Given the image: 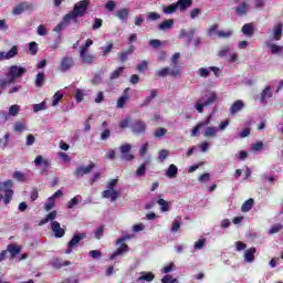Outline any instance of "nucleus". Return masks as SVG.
<instances>
[{
  "mask_svg": "<svg viewBox=\"0 0 283 283\" xmlns=\"http://www.w3.org/2000/svg\"><path fill=\"white\" fill-rule=\"evenodd\" d=\"M166 176L168 178H177L178 176V167L174 164H171L168 168V170L166 171Z\"/></svg>",
  "mask_w": 283,
  "mask_h": 283,
  "instance_id": "nucleus-30",
  "label": "nucleus"
},
{
  "mask_svg": "<svg viewBox=\"0 0 283 283\" xmlns=\"http://www.w3.org/2000/svg\"><path fill=\"white\" fill-rule=\"evenodd\" d=\"M207 125H209V119L205 120V122H200L197 126H195L192 128L191 132V136H198V132H200V129H202V127H207Z\"/></svg>",
  "mask_w": 283,
  "mask_h": 283,
  "instance_id": "nucleus-33",
  "label": "nucleus"
},
{
  "mask_svg": "<svg viewBox=\"0 0 283 283\" xmlns=\"http://www.w3.org/2000/svg\"><path fill=\"white\" fill-rule=\"evenodd\" d=\"M165 134H167V129L166 128H158L155 132V138H163V136H165Z\"/></svg>",
  "mask_w": 283,
  "mask_h": 283,
  "instance_id": "nucleus-58",
  "label": "nucleus"
},
{
  "mask_svg": "<svg viewBox=\"0 0 283 283\" xmlns=\"http://www.w3.org/2000/svg\"><path fill=\"white\" fill-rule=\"evenodd\" d=\"M147 172V163L143 164L137 170H136V176H138V178L145 176V174Z\"/></svg>",
  "mask_w": 283,
  "mask_h": 283,
  "instance_id": "nucleus-44",
  "label": "nucleus"
},
{
  "mask_svg": "<svg viewBox=\"0 0 283 283\" xmlns=\"http://www.w3.org/2000/svg\"><path fill=\"white\" fill-rule=\"evenodd\" d=\"M130 128H132L133 134H145V132L147 129V124L143 120H135L130 125Z\"/></svg>",
  "mask_w": 283,
  "mask_h": 283,
  "instance_id": "nucleus-12",
  "label": "nucleus"
},
{
  "mask_svg": "<svg viewBox=\"0 0 283 283\" xmlns=\"http://www.w3.org/2000/svg\"><path fill=\"white\" fill-rule=\"evenodd\" d=\"M282 231V224L276 223L272 226V228L269 230L270 235H273V233H280Z\"/></svg>",
  "mask_w": 283,
  "mask_h": 283,
  "instance_id": "nucleus-50",
  "label": "nucleus"
},
{
  "mask_svg": "<svg viewBox=\"0 0 283 283\" xmlns=\"http://www.w3.org/2000/svg\"><path fill=\"white\" fill-rule=\"evenodd\" d=\"M83 96H85V93L83 92V90L77 88L75 91V99L77 101V103H81L83 101Z\"/></svg>",
  "mask_w": 283,
  "mask_h": 283,
  "instance_id": "nucleus-51",
  "label": "nucleus"
},
{
  "mask_svg": "<svg viewBox=\"0 0 283 283\" xmlns=\"http://www.w3.org/2000/svg\"><path fill=\"white\" fill-rule=\"evenodd\" d=\"M198 74L200 76H202L203 78H207V76H209V74H211V67H209V69L201 67V69H199Z\"/></svg>",
  "mask_w": 283,
  "mask_h": 283,
  "instance_id": "nucleus-48",
  "label": "nucleus"
},
{
  "mask_svg": "<svg viewBox=\"0 0 283 283\" xmlns=\"http://www.w3.org/2000/svg\"><path fill=\"white\" fill-rule=\"evenodd\" d=\"M25 10H32V4L28 3V2H22L20 4H18L15 8H13V14H23V12H25Z\"/></svg>",
  "mask_w": 283,
  "mask_h": 283,
  "instance_id": "nucleus-16",
  "label": "nucleus"
},
{
  "mask_svg": "<svg viewBox=\"0 0 283 283\" xmlns=\"http://www.w3.org/2000/svg\"><path fill=\"white\" fill-rule=\"evenodd\" d=\"M268 48L271 50L272 54H283V46L270 43Z\"/></svg>",
  "mask_w": 283,
  "mask_h": 283,
  "instance_id": "nucleus-36",
  "label": "nucleus"
},
{
  "mask_svg": "<svg viewBox=\"0 0 283 283\" xmlns=\"http://www.w3.org/2000/svg\"><path fill=\"white\" fill-rule=\"evenodd\" d=\"M83 198H81L80 195L75 196L67 202V209H74V207H76V205H78V202H81Z\"/></svg>",
  "mask_w": 283,
  "mask_h": 283,
  "instance_id": "nucleus-37",
  "label": "nucleus"
},
{
  "mask_svg": "<svg viewBox=\"0 0 283 283\" xmlns=\"http://www.w3.org/2000/svg\"><path fill=\"white\" fill-rule=\"evenodd\" d=\"M51 229L55 238H63V235H65V229L61 228V223L59 221H53L51 223Z\"/></svg>",
  "mask_w": 283,
  "mask_h": 283,
  "instance_id": "nucleus-15",
  "label": "nucleus"
},
{
  "mask_svg": "<svg viewBox=\"0 0 283 283\" xmlns=\"http://www.w3.org/2000/svg\"><path fill=\"white\" fill-rule=\"evenodd\" d=\"M115 17H117V19L126 23L127 19H129V9L124 8V9L117 10L115 12Z\"/></svg>",
  "mask_w": 283,
  "mask_h": 283,
  "instance_id": "nucleus-19",
  "label": "nucleus"
},
{
  "mask_svg": "<svg viewBox=\"0 0 283 283\" xmlns=\"http://www.w3.org/2000/svg\"><path fill=\"white\" fill-rule=\"evenodd\" d=\"M27 72L28 69L23 66L12 65L11 67H9V72L7 74V76L9 77V83H14L17 78H21V76H23V74H25Z\"/></svg>",
  "mask_w": 283,
  "mask_h": 283,
  "instance_id": "nucleus-3",
  "label": "nucleus"
},
{
  "mask_svg": "<svg viewBox=\"0 0 283 283\" xmlns=\"http://www.w3.org/2000/svg\"><path fill=\"white\" fill-rule=\"evenodd\" d=\"M63 99V94L61 93H55L52 99V105L53 107H56V105H59V103H61V101Z\"/></svg>",
  "mask_w": 283,
  "mask_h": 283,
  "instance_id": "nucleus-43",
  "label": "nucleus"
},
{
  "mask_svg": "<svg viewBox=\"0 0 283 283\" xmlns=\"http://www.w3.org/2000/svg\"><path fill=\"white\" fill-rule=\"evenodd\" d=\"M96 167V164L91 163L88 166H78L74 171L75 178H83V176H87V174H92V170Z\"/></svg>",
  "mask_w": 283,
  "mask_h": 283,
  "instance_id": "nucleus-9",
  "label": "nucleus"
},
{
  "mask_svg": "<svg viewBox=\"0 0 283 283\" xmlns=\"http://www.w3.org/2000/svg\"><path fill=\"white\" fill-rule=\"evenodd\" d=\"M123 72H125V67L119 66L117 70L111 73V81H116V78H120V76H123Z\"/></svg>",
  "mask_w": 283,
  "mask_h": 283,
  "instance_id": "nucleus-35",
  "label": "nucleus"
},
{
  "mask_svg": "<svg viewBox=\"0 0 283 283\" xmlns=\"http://www.w3.org/2000/svg\"><path fill=\"white\" fill-rule=\"evenodd\" d=\"M216 101H218V94H216V92H211L208 95L201 96L199 99H197L195 109L198 112V114H202V112H205V107H209V105H212V103H216Z\"/></svg>",
  "mask_w": 283,
  "mask_h": 283,
  "instance_id": "nucleus-2",
  "label": "nucleus"
},
{
  "mask_svg": "<svg viewBox=\"0 0 283 283\" xmlns=\"http://www.w3.org/2000/svg\"><path fill=\"white\" fill-rule=\"evenodd\" d=\"M171 28H174V20L172 19H169V20H165L164 22H161L159 25H158V30H171Z\"/></svg>",
  "mask_w": 283,
  "mask_h": 283,
  "instance_id": "nucleus-31",
  "label": "nucleus"
},
{
  "mask_svg": "<svg viewBox=\"0 0 283 283\" xmlns=\"http://www.w3.org/2000/svg\"><path fill=\"white\" fill-rule=\"evenodd\" d=\"M241 32L244 34V36H253L254 30H253V23H245Z\"/></svg>",
  "mask_w": 283,
  "mask_h": 283,
  "instance_id": "nucleus-26",
  "label": "nucleus"
},
{
  "mask_svg": "<svg viewBox=\"0 0 283 283\" xmlns=\"http://www.w3.org/2000/svg\"><path fill=\"white\" fill-rule=\"evenodd\" d=\"M254 200L253 198L248 199L241 207V211L243 213H247L248 211H251L253 209Z\"/></svg>",
  "mask_w": 283,
  "mask_h": 283,
  "instance_id": "nucleus-32",
  "label": "nucleus"
},
{
  "mask_svg": "<svg viewBox=\"0 0 283 283\" xmlns=\"http://www.w3.org/2000/svg\"><path fill=\"white\" fill-rule=\"evenodd\" d=\"M176 10H178L177 3H172V4L164 8L165 14H174V12H176Z\"/></svg>",
  "mask_w": 283,
  "mask_h": 283,
  "instance_id": "nucleus-41",
  "label": "nucleus"
},
{
  "mask_svg": "<svg viewBox=\"0 0 283 283\" xmlns=\"http://www.w3.org/2000/svg\"><path fill=\"white\" fill-rule=\"evenodd\" d=\"M271 96H273L271 86H266L261 94V103H264L266 101V98H271Z\"/></svg>",
  "mask_w": 283,
  "mask_h": 283,
  "instance_id": "nucleus-34",
  "label": "nucleus"
},
{
  "mask_svg": "<svg viewBox=\"0 0 283 283\" xmlns=\"http://www.w3.org/2000/svg\"><path fill=\"white\" fill-rule=\"evenodd\" d=\"M282 30H283L282 22H279L273 27L272 34H273L274 41H280L282 39Z\"/></svg>",
  "mask_w": 283,
  "mask_h": 283,
  "instance_id": "nucleus-18",
  "label": "nucleus"
},
{
  "mask_svg": "<svg viewBox=\"0 0 283 283\" xmlns=\"http://www.w3.org/2000/svg\"><path fill=\"white\" fill-rule=\"evenodd\" d=\"M233 34V32L231 31H217V35L219 36V39H229V36H231Z\"/></svg>",
  "mask_w": 283,
  "mask_h": 283,
  "instance_id": "nucleus-49",
  "label": "nucleus"
},
{
  "mask_svg": "<svg viewBox=\"0 0 283 283\" xmlns=\"http://www.w3.org/2000/svg\"><path fill=\"white\" fill-rule=\"evenodd\" d=\"M55 203H56V199L50 197L49 201L44 206L45 211H52V209H54Z\"/></svg>",
  "mask_w": 283,
  "mask_h": 283,
  "instance_id": "nucleus-42",
  "label": "nucleus"
},
{
  "mask_svg": "<svg viewBox=\"0 0 283 283\" xmlns=\"http://www.w3.org/2000/svg\"><path fill=\"white\" fill-rule=\"evenodd\" d=\"M206 244V240L205 239H199L196 243H195V250L196 251H200V249H202Z\"/></svg>",
  "mask_w": 283,
  "mask_h": 283,
  "instance_id": "nucleus-57",
  "label": "nucleus"
},
{
  "mask_svg": "<svg viewBox=\"0 0 283 283\" xmlns=\"http://www.w3.org/2000/svg\"><path fill=\"white\" fill-rule=\"evenodd\" d=\"M235 12H237V14H239V17H244V15H247L248 12H249V3H247V2L240 3V4L235 8Z\"/></svg>",
  "mask_w": 283,
  "mask_h": 283,
  "instance_id": "nucleus-22",
  "label": "nucleus"
},
{
  "mask_svg": "<svg viewBox=\"0 0 283 283\" xmlns=\"http://www.w3.org/2000/svg\"><path fill=\"white\" fill-rule=\"evenodd\" d=\"M125 240H129V235L117 239L116 244H120V247L111 255V260H116L118 255H123L124 253H127V251H129V247L124 243Z\"/></svg>",
  "mask_w": 283,
  "mask_h": 283,
  "instance_id": "nucleus-7",
  "label": "nucleus"
},
{
  "mask_svg": "<svg viewBox=\"0 0 283 283\" xmlns=\"http://www.w3.org/2000/svg\"><path fill=\"white\" fill-rule=\"evenodd\" d=\"M202 13V10L195 8L190 11V19H196L198 15Z\"/></svg>",
  "mask_w": 283,
  "mask_h": 283,
  "instance_id": "nucleus-61",
  "label": "nucleus"
},
{
  "mask_svg": "<svg viewBox=\"0 0 283 283\" xmlns=\"http://www.w3.org/2000/svg\"><path fill=\"white\" fill-rule=\"evenodd\" d=\"M19 54V48L13 45L9 52H0V61H8L10 59H14Z\"/></svg>",
  "mask_w": 283,
  "mask_h": 283,
  "instance_id": "nucleus-14",
  "label": "nucleus"
},
{
  "mask_svg": "<svg viewBox=\"0 0 283 283\" xmlns=\"http://www.w3.org/2000/svg\"><path fill=\"white\" fill-rule=\"evenodd\" d=\"M13 178L14 180H18V182H25V180H28V177H25V174L21 171H14Z\"/></svg>",
  "mask_w": 283,
  "mask_h": 283,
  "instance_id": "nucleus-40",
  "label": "nucleus"
},
{
  "mask_svg": "<svg viewBox=\"0 0 283 283\" xmlns=\"http://www.w3.org/2000/svg\"><path fill=\"white\" fill-rule=\"evenodd\" d=\"M244 108V102L242 101H237L232 104V106L230 107V112L231 114H238V112H241Z\"/></svg>",
  "mask_w": 283,
  "mask_h": 283,
  "instance_id": "nucleus-24",
  "label": "nucleus"
},
{
  "mask_svg": "<svg viewBox=\"0 0 283 283\" xmlns=\"http://www.w3.org/2000/svg\"><path fill=\"white\" fill-rule=\"evenodd\" d=\"M85 238H87V234L85 232L74 234L73 238L67 243V249L65 253L70 255V253H72V251L76 249V247H78L81 241L85 240Z\"/></svg>",
  "mask_w": 283,
  "mask_h": 283,
  "instance_id": "nucleus-6",
  "label": "nucleus"
},
{
  "mask_svg": "<svg viewBox=\"0 0 283 283\" xmlns=\"http://www.w3.org/2000/svg\"><path fill=\"white\" fill-rule=\"evenodd\" d=\"M0 191H4V205H10L14 191L12 190V180H7L0 184Z\"/></svg>",
  "mask_w": 283,
  "mask_h": 283,
  "instance_id": "nucleus-5",
  "label": "nucleus"
},
{
  "mask_svg": "<svg viewBox=\"0 0 283 283\" xmlns=\"http://www.w3.org/2000/svg\"><path fill=\"white\" fill-rule=\"evenodd\" d=\"M157 205L161 207V211H169V202H167L165 199L157 200Z\"/></svg>",
  "mask_w": 283,
  "mask_h": 283,
  "instance_id": "nucleus-45",
  "label": "nucleus"
},
{
  "mask_svg": "<svg viewBox=\"0 0 283 283\" xmlns=\"http://www.w3.org/2000/svg\"><path fill=\"white\" fill-rule=\"evenodd\" d=\"M217 135H218V128L213 126L207 127L203 134L206 138H216Z\"/></svg>",
  "mask_w": 283,
  "mask_h": 283,
  "instance_id": "nucleus-28",
  "label": "nucleus"
},
{
  "mask_svg": "<svg viewBox=\"0 0 283 283\" xmlns=\"http://www.w3.org/2000/svg\"><path fill=\"white\" fill-rule=\"evenodd\" d=\"M112 50H114V44L109 43L106 46L102 48V52H103V56H107V54H109V52H112Z\"/></svg>",
  "mask_w": 283,
  "mask_h": 283,
  "instance_id": "nucleus-53",
  "label": "nucleus"
},
{
  "mask_svg": "<svg viewBox=\"0 0 283 283\" xmlns=\"http://www.w3.org/2000/svg\"><path fill=\"white\" fill-rule=\"evenodd\" d=\"M103 27V20L102 19H99V18H96L95 19V22H94V24H93V30H98V29H101Z\"/></svg>",
  "mask_w": 283,
  "mask_h": 283,
  "instance_id": "nucleus-63",
  "label": "nucleus"
},
{
  "mask_svg": "<svg viewBox=\"0 0 283 283\" xmlns=\"http://www.w3.org/2000/svg\"><path fill=\"white\" fill-rule=\"evenodd\" d=\"M53 220H56V210H53L44 219H42L40 221V227H43V224H48V222H52Z\"/></svg>",
  "mask_w": 283,
  "mask_h": 283,
  "instance_id": "nucleus-29",
  "label": "nucleus"
},
{
  "mask_svg": "<svg viewBox=\"0 0 283 283\" xmlns=\"http://www.w3.org/2000/svg\"><path fill=\"white\" fill-rule=\"evenodd\" d=\"M154 277V273L151 272H142L140 276L137 279V282H153Z\"/></svg>",
  "mask_w": 283,
  "mask_h": 283,
  "instance_id": "nucleus-27",
  "label": "nucleus"
},
{
  "mask_svg": "<svg viewBox=\"0 0 283 283\" xmlns=\"http://www.w3.org/2000/svg\"><path fill=\"white\" fill-rule=\"evenodd\" d=\"M180 224H182V219L180 217H177L174 221H172V227L170 229V231L172 233H176V231H178V229H180Z\"/></svg>",
  "mask_w": 283,
  "mask_h": 283,
  "instance_id": "nucleus-38",
  "label": "nucleus"
},
{
  "mask_svg": "<svg viewBox=\"0 0 283 283\" xmlns=\"http://www.w3.org/2000/svg\"><path fill=\"white\" fill-rule=\"evenodd\" d=\"M158 96V90H151L150 96H147L144 102L140 104V107H148L150 105L151 99L156 98Z\"/></svg>",
  "mask_w": 283,
  "mask_h": 283,
  "instance_id": "nucleus-23",
  "label": "nucleus"
},
{
  "mask_svg": "<svg viewBox=\"0 0 283 283\" xmlns=\"http://www.w3.org/2000/svg\"><path fill=\"white\" fill-rule=\"evenodd\" d=\"M193 6L192 0H178L177 1V8H179L180 12H185L188 8H191Z\"/></svg>",
  "mask_w": 283,
  "mask_h": 283,
  "instance_id": "nucleus-21",
  "label": "nucleus"
},
{
  "mask_svg": "<svg viewBox=\"0 0 283 283\" xmlns=\"http://www.w3.org/2000/svg\"><path fill=\"white\" fill-rule=\"evenodd\" d=\"M29 52L34 56V54H36V52H39V46L36 44V42H30L29 43Z\"/></svg>",
  "mask_w": 283,
  "mask_h": 283,
  "instance_id": "nucleus-47",
  "label": "nucleus"
},
{
  "mask_svg": "<svg viewBox=\"0 0 283 283\" xmlns=\"http://www.w3.org/2000/svg\"><path fill=\"white\" fill-rule=\"evenodd\" d=\"M129 90L130 88L127 87L124 91L123 95L117 99V107H118V109H123V107H125L126 103L129 101V95H128Z\"/></svg>",
  "mask_w": 283,
  "mask_h": 283,
  "instance_id": "nucleus-17",
  "label": "nucleus"
},
{
  "mask_svg": "<svg viewBox=\"0 0 283 283\" xmlns=\"http://www.w3.org/2000/svg\"><path fill=\"white\" fill-rule=\"evenodd\" d=\"M161 282L163 283H176V282H178V280L174 279L171 275H166V276H164Z\"/></svg>",
  "mask_w": 283,
  "mask_h": 283,
  "instance_id": "nucleus-64",
  "label": "nucleus"
},
{
  "mask_svg": "<svg viewBox=\"0 0 283 283\" xmlns=\"http://www.w3.org/2000/svg\"><path fill=\"white\" fill-rule=\"evenodd\" d=\"M148 65H149V63L147 61H143L142 63H139L137 65V71L138 72H145V70H147Z\"/></svg>",
  "mask_w": 283,
  "mask_h": 283,
  "instance_id": "nucleus-62",
  "label": "nucleus"
},
{
  "mask_svg": "<svg viewBox=\"0 0 283 283\" xmlns=\"http://www.w3.org/2000/svg\"><path fill=\"white\" fill-rule=\"evenodd\" d=\"M7 251H9V253L11 254V258L14 259L17 258V255H19V253H21V247L14 243H10L7 247Z\"/></svg>",
  "mask_w": 283,
  "mask_h": 283,
  "instance_id": "nucleus-20",
  "label": "nucleus"
},
{
  "mask_svg": "<svg viewBox=\"0 0 283 283\" xmlns=\"http://www.w3.org/2000/svg\"><path fill=\"white\" fill-rule=\"evenodd\" d=\"M105 8L109 12H114V10H116V2L109 0V1L106 2Z\"/></svg>",
  "mask_w": 283,
  "mask_h": 283,
  "instance_id": "nucleus-56",
  "label": "nucleus"
},
{
  "mask_svg": "<svg viewBox=\"0 0 283 283\" xmlns=\"http://www.w3.org/2000/svg\"><path fill=\"white\" fill-rule=\"evenodd\" d=\"M19 105L14 104L9 108L10 116H17L19 114Z\"/></svg>",
  "mask_w": 283,
  "mask_h": 283,
  "instance_id": "nucleus-55",
  "label": "nucleus"
},
{
  "mask_svg": "<svg viewBox=\"0 0 283 283\" xmlns=\"http://www.w3.org/2000/svg\"><path fill=\"white\" fill-rule=\"evenodd\" d=\"M197 30L190 29L189 31L181 29L179 33V39H187V45H191V41H193V36L196 35Z\"/></svg>",
  "mask_w": 283,
  "mask_h": 283,
  "instance_id": "nucleus-13",
  "label": "nucleus"
},
{
  "mask_svg": "<svg viewBox=\"0 0 283 283\" xmlns=\"http://www.w3.org/2000/svg\"><path fill=\"white\" fill-rule=\"evenodd\" d=\"M120 154H129L132 151V145L129 144H124L119 147Z\"/></svg>",
  "mask_w": 283,
  "mask_h": 283,
  "instance_id": "nucleus-54",
  "label": "nucleus"
},
{
  "mask_svg": "<svg viewBox=\"0 0 283 283\" xmlns=\"http://www.w3.org/2000/svg\"><path fill=\"white\" fill-rule=\"evenodd\" d=\"M245 262H253L255 260V248H250L244 252Z\"/></svg>",
  "mask_w": 283,
  "mask_h": 283,
  "instance_id": "nucleus-25",
  "label": "nucleus"
},
{
  "mask_svg": "<svg viewBox=\"0 0 283 283\" xmlns=\"http://www.w3.org/2000/svg\"><path fill=\"white\" fill-rule=\"evenodd\" d=\"M44 81H45V73H43V72L38 73L36 78H35V86L43 87Z\"/></svg>",
  "mask_w": 283,
  "mask_h": 283,
  "instance_id": "nucleus-39",
  "label": "nucleus"
},
{
  "mask_svg": "<svg viewBox=\"0 0 283 283\" xmlns=\"http://www.w3.org/2000/svg\"><path fill=\"white\" fill-rule=\"evenodd\" d=\"M35 167H42L41 169V176H48L50 165H52V161L50 159L44 158L42 155H38L34 159Z\"/></svg>",
  "mask_w": 283,
  "mask_h": 283,
  "instance_id": "nucleus-4",
  "label": "nucleus"
},
{
  "mask_svg": "<svg viewBox=\"0 0 283 283\" xmlns=\"http://www.w3.org/2000/svg\"><path fill=\"white\" fill-rule=\"evenodd\" d=\"M90 3V0H82L75 3L73 10L64 15V22L70 23L71 21H74V23H78V17H85V14H87Z\"/></svg>",
  "mask_w": 283,
  "mask_h": 283,
  "instance_id": "nucleus-1",
  "label": "nucleus"
},
{
  "mask_svg": "<svg viewBox=\"0 0 283 283\" xmlns=\"http://www.w3.org/2000/svg\"><path fill=\"white\" fill-rule=\"evenodd\" d=\"M48 107L45 106V102H42L40 104H34L33 105V112L36 114L38 112H43Z\"/></svg>",
  "mask_w": 283,
  "mask_h": 283,
  "instance_id": "nucleus-46",
  "label": "nucleus"
},
{
  "mask_svg": "<svg viewBox=\"0 0 283 283\" xmlns=\"http://www.w3.org/2000/svg\"><path fill=\"white\" fill-rule=\"evenodd\" d=\"M74 65H75L74 57L63 56L61 59L59 70H60V72H70V70H72V67H74Z\"/></svg>",
  "mask_w": 283,
  "mask_h": 283,
  "instance_id": "nucleus-8",
  "label": "nucleus"
},
{
  "mask_svg": "<svg viewBox=\"0 0 283 283\" xmlns=\"http://www.w3.org/2000/svg\"><path fill=\"white\" fill-rule=\"evenodd\" d=\"M156 76L165 78L166 76H180V69L164 67L159 71H156Z\"/></svg>",
  "mask_w": 283,
  "mask_h": 283,
  "instance_id": "nucleus-10",
  "label": "nucleus"
},
{
  "mask_svg": "<svg viewBox=\"0 0 283 283\" xmlns=\"http://www.w3.org/2000/svg\"><path fill=\"white\" fill-rule=\"evenodd\" d=\"M80 59L82 61V65H92L96 61V56L92 55L87 51H80Z\"/></svg>",
  "mask_w": 283,
  "mask_h": 283,
  "instance_id": "nucleus-11",
  "label": "nucleus"
},
{
  "mask_svg": "<svg viewBox=\"0 0 283 283\" xmlns=\"http://www.w3.org/2000/svg\"><path fill=\"white\" fill-rule=\"evenodd\" d=\"M149 45L154 48L155 50H158L160 45H163V42L160 40H150Z\"/></svg>",
  "mask_w": 283,
  "mask_h": 283,
  "instance_id": "nucleus-59",
  "label": "nucleus"
},
{
  "mask_svg": "<svg viewBox=\"0 0 283 283\" xmlns=\"http://www.w3.org/2000/svg\"><path fill=\"white\" fill-rule=\"evenodd\" d=\"M231 50V48L229 46H223L219 53H218V56H220L221 59L227 56V54H229V51Z\"/></svg>",
  "mask_w": 283,
  "mask_h": 283,
  "instance_id": "nucleus-60",
  "label": "nucleus"
},
{
  "mask_svg": "<svg viewBox=\"0 0 283 283\" xmlns=\"http://www.w3.org/2000/svg\"><path fill=\"white\" fill-rule=\"evenodd\" d=\"M169 156V150L163 149L159 151V160L160 163H165L167 160V157Z\"/></svg>",
  "mask_w": 283,
  "mask_h": 283,
  "instance_id": "nucleus-52",
  "label": "nucleus"
}]
</instances>
